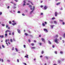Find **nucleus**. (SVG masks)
<instances>
[{"label": "nucleus", "mask_w": 65, "mask_h": 65, "mask_svg": "<svg viewBox=\"0 0 65 65\" xmlns=\"http://www.w3.org/2000/svg\"><path fill=\"white\" fill-rule=\"evenodd\" d=\"M58 41V40L57 38L55 39L54 40L55 42L56 43H57V44L59 43V42Z\"/></svg>", "instance_id": "1"}, {"label": "nucleus", "mask_w": 65, "mask_h": 65, "mask_svg": "<svg viewBox=\"0 0 65 65\" xmlns=\"http://www.w3.org/2000/svg\"><path fill=\"white\" fill-rule=\"evenodd\" d=\"M35 8V7L34 6H33V8L32 9L33 10L31 12H30V14H32V12L33 11V10H34V9Z\"/></svg>", "instance_id": "2"}, {"label": "nucleus", "mask_w": 65, "mask_h": 65, "mask_svg": "<svg viewBox=\"0 0 65 65\" xmlns=\"http://www.w3.org/2000/svg\"><path fill=\"white\" fill-rule=\"evenodd\" d=\"M17 30L19 33H21V31H20V30L19 29H17Z\"/></svg>", "instance_id": "3"}, {"label": "nucleus", "mask_w": 65, "mask_h": 65, "mask_svg": "<svg viewBox=\"0 0 65 65\" xmlns=\"http://www.w3.org/2000/svg\"><path fill=\"white\" fill-rule=\"evenodd\" d=\"M47 6H45L44 7V10H46V9H47Z\"/></svg>", "instance_id": "4"}, {"label": "nucleus", "mask_w": 65, "mask_h": 65, "mask_svg": "<svg viewBox=\"0 0 65 65\" xmlns=\"http://www.w3.org/2000/svg\"><path fill=\"white\" fill-rule=\"evenodd\" d=\"M41 40L42 41H43L44 42H45V40L43 38H42L41 39Z\"/></svg>", "instance_id": "5"}, {"label": "nucleus", "mask_w": 65, "mask_h": 65, "mask_svg": "<svg viewBox=\"0 0 65 65\" xmlns=\"http://www.w3.org/2000/svg\"><path fill=\"white\" fill-rule=\"evenodd\" d=\"M44 31H46V32H48V31H47V30L46 29L44 28Z\"/></svg>", "instance_id": "6"}, {"label": "nucleus", "mask_w": 65, "mask_h": 65, "mask_svg": "<svg viewBox=\"0 0 65 65\" xmlns=\"http://www.w3.org/2000/svg\"><path fill=\"white\" fill-rule=\"evenodd\" d=\"M58 14V13L57 12H55V17L57 16V14Z\"/></svg>", "instance_id": "7"}, {"label": "nucleus", "mask_w": 65, "mask_h": 65, "mask_svg": "<svg viewBox=\"0 0 65 65\" xmlns=\"http://www.w3.org/2000/svg\"><path fill=\"white\" fill-rule=\"evenodd\" d=\"M10 32V31L9 30H6L5 32L6 33H7V32Z\"/></svg>", "instance_id": "8"}, {"label": "nucleus", "mask_w": 65, "mask_h": 65, "mask_svg": "<svg viewBox=\"0 0 65 65\" xmlns=\"http://www.w3.org/2000/svg\"><path fill=\"white\" fill-rule=\"evenodd\" d=\"M54 26H55V25H54L51 26V27L52 29H53V27H54Z\"/></svg>", "instance_id": "9"}, {"label": "nucleus", "mask_w": 65, "mask_h": 65, "mask_svg": "<svg viewBox=\"0 0 65 65\" xmlns=\"http://www.w3.org/2000/svg\"><path fill=\"white\" fill-rule=\"evenodd\" d=\"M2 61V62H3V59H1L0 58V61Z\"/></svg>", "instance_id": "10"}, {"label": "nucleus", "mask_w": 65, "mask_h": 65, "mask_svg": "<svg viewBox=\"0 0 65 65\" xmlns=\"http://www.w3.org/2000/svg\"><path fill=\"white\" fill-rule=\"evenodd\" d=\"M17 23H14V24H12L13 25V26H14L15 25H16Z\"/></svg>", "instance_id": "11"}, {"label": "nucleus", "mask_w": 65, "mask_h": 65, "mask_svg": "<svg viewBox=\"0 0 65 65\" xmlns=\"http://www.w3.org/2000/svg\"><path fill=\"white\" fill-rule=\"evenodd\" d=\"M31 49H35V47H33L31 48Z\"/></svg>", "instance_id": "12"}, {"label": "nucleus", "mask_w": 65, "mask_h": 65, "mask_svg": "<svg viewBox=\"0 0 65 65\" xmlns=\"http://www.w3.org/2000/svg\"><path fill=\"white\" fill-rule=\"evenodd\" d=\"M15 50H16V52H18V49L17 48H15Z\"/></svg>", "instance_id": "13"}, {"label": "nucleus", "mask_w": 65, "mask_h": 65, "mask_svg": "<svg viewBox=\"0 0 65 65\" xmlns=\"http://www.w3.org/2000/svg\"><path fill=\"white\" fill-rule=\"evenodd\" d=\"M28 55H27L26 56H25V58H28Z\"/></svg>", "instance_id": "14"}, {"label": "nucleus", "mask_w": 65, "mask_h": 65, "mask_svg": "<svg viewBox=\"0 0 65 65\" xmlns=\"http://www.w3.org/2000/svg\"><path fill=\"white\" fill-rule=\"evenodd\" d=\"M60 4V3H58L56 4L57 5H59V4Z\"/></svg>", "instance_id": "15"}, {"label": "nucleus", "mask_w": 65, "mask_h": 65, "mask_svg": "<svg viewBox=\"0 0 65 65\" xmlns=\"http://www.w3.org/2000/svg\"><path fill=\"white\" fill-rule=\"evenodd\" d=\"M42 25L43 26H45V24H44V23H42Z\"/></svg>", "instance_id": "16"}, {"label": "nucleus", "mask_w": 65, "mask_h": 65, "mask_svg": "<svg viewBox=\"0 0 65 65\" xmlns=\"http://www.w3.org/2000/svg\"><path fill=\"white\" fill-rule=\"evenodd\" d=\"M10 42H12V41H13L12 39H10Z\"/></svg>", "instance_id": "17"}, {"label": "nucleus", "mask_w": 65, "mask_h": 65, "mask_svg": "<svg viewBox=\"0 0 65 65\" xmlns=\"http://www.w3.org/2000/svg\"><path fill=\"white\" fill-rule=\"evenodd\" d=\"M31 44L32 45V46H34V44L33 43H31Z\"/></svg>", "instance_id": "18"}, {"label": "nucleus", "mask_w": 65, "mask_h": 65, "mask_svg": "<svg viewBox=\"0 0 65 65\" xmlns=\"http://www.w3.org/2000/svg\"><path fill=\"white\" fill-rule=\"evenodd\" d=\"M25 35H26V36H28V34H27V33H25Z\"/></svg>", "instance_id": "19"}, {"label": "nucleus", "mask_w": 65, "mask_h": 65, "mask_svg": "<svg viewBox=\"0 0 65 65\" xmlns=\"http://www.w3.org/2000/svg\"><path fill=\"white\" fill-rule=\"evenodd\" d=\"M48 42L49 43V44H51V42L50 41H48Z\"/></svg>", "instance_id": "20"}, {"label": "nucleus", "mask_w": 65, "mask_h": 65, "mask_svg": "<svg viewBox=\"0 0 65 65\" xmlns=\"http://www.w3.org/2000/svg\"><path fill=\"white\" fill-rule=\"evenodd\" d=\"M54 24H57V22L56 21H54Z\"/></svg>", "instance_id": "21"}, {"label": "nucleus", "mask_w": 65, "mask_h": 65, "mask_svg": "<svg viewBox=\"0 0 65 65\" xmlns=\"http://www.w3.org/2000/svg\"><path fill=\"white\" fill-rule=\"evenodd\" d=\"M60 54H63V52H62V51H60Z\"/></svg>", "instance_id": "22"}, {"label": "nucleus", "mask_w": 65, "mask_h": 65, "mask_svg": "<svg viewBox=\"0 0 65 65\" xmlns=\"http://www.w3.org/2000/svg\"><path fill=\"white\" fill-rule=\"evenodd\" d=\"M1 38H3V37H4V36H3V35H2V36H1Z\"/></svg>", "instance_id": "23"}, {"label": "nucleus", "mask_w": 65, "mask_h": 65, "mask_svg": "<svg viewBox=\"0 0 65 65\" xmlns=\"http://www.w3.org/2000/svg\"><path fill=\"white\" fill-rule=\"evenodd\" d=\"M32 5H29V6H28V7H32Z\"/></svg>", "instance_id": "24"}, {"label": "nucleus", "mask_w": 65, "mask_h": 65, "mask_svg": "<svg viewBox=\"0 0 65 65\" xmlns=\"http://www.w3.org/2000/svg\"><path fill=\"white\" fill-rule=\"evenodd\" d=\"M2 14V12H0V15H1Z\"/></svg>", "instance_id": "25"}, {"label": "nucleus", "mask_w": 65, "mask_h": 65, "mask_svg": "<svg viewBox=\"0 0 65 65\" xmlns=\"http://www.w3.org/2000/svg\"><path fill=\"white\" fill-rule=\"evenodd\" d=\"M63 36L64 38H65V33L63 34Z\"/></svg>", "instance_id": "26"}, {"label": "nucleus", "mask_w": 65, "mask_h": 65, "mask_svg": "<svg viewBox=\"0 0 65 65\" xmlns=\"http://www.w3.org/2000/svg\"><path fill=\"white\" fill-rule=\"evenodd\" d=\"M43 53H44V52H43V51H42L41 52V54H43Z\"/></svg>", "instance_id": "27"}, {"label": "nucleus", "mask_w": 65, "mask_h": 65, "mask_svg": "<svg viewBox=\"0 0 65 65\" xmlns=\"http://www.w3.org/2000/svg\"><path fill=\"white\" fill-rule=\"evenodd\" d=\"M23 2L24 3V4H26V1H23Z\"/></svg>", "instance_id": "28"}, {"label": "nucleus", "mask_w": 65, "mask_h": 65, "mask_svg": "<svg viewBox=\"0 0 65 65\" xmlns=\"http://www.w3.org/2000/svg\"><path fill=\"white\" fill-rule=\"evenodd\" d=\"M39 44L40 45H42V43H39Z\"/></svg>", "instance_id": "29"}, {"label": "nucleus", "mask_w": 65, "mask_h": 65, "mask_svg": "<svg viewBox=\"0 0 65 65\" xmlns=\"http://www.w3.org/2000/svg\"><path fill=\"white\" fill-rule=\"evenodd\" d=\"M55 53L56 54H57V51H55Z\"/></svg>", "instance_id": "30"}, {"label": "nucleus", "mask_w": 65, "mask_h": 65, "mask_svg": "<svg viewBox=\"0 0 65 65\" xmlns=\"http://www.w3.org/2000/svg\"><path fill=\"white\" fill-rule=\"evenodd\" d=\"M25 5H26V4H24L23 5V6H25Z\"/></svg>", "instance_id": "31"}, {"label": "nucleus", "mask_w": 65, "mask_h": 65, "mask_svg": "<svg viewBox=\"0 0 65 65\" xmlns=\"http://www.w3.org/2000/svg\"><path fill=\"white\" fill-rule=\"evenodd\" d=\"M28 33H29L30 34L31 33V31H30L28 30Z\"/></svg>", "instance_id": "32"}, {"label": "nucleus", "mask_w": 65, "mask_h": 65, "mask_svg": "<svg viewBox=\"0 0 65 65\" xmlns=\"http://www.w3.org/2000/svg\"><path fill=\"white\" fill-rule=\"evenodd\" d=\"M5 36H6H6H7V34H5Z\"/></svg>", "instance_id": "33"}, {"label": "nucleus", "mask_w": 65, "mask_h": 65, "mask_svg": "<svg viewBox=\"0 0 65 65\" xmlns=\"http://www.w3.org/2000/svg\"><path fill=\"white\" fill-rule=\"evenodd\" d=\"M12 35H14V32H12Z\"/></svg>", "instance_id": "34"}, {"label": "nucleus", "mask_w": 65, "mask_h": 65, "mask_svg": "<svg viewBox=\"0 0 65 65\" xmlns=\"http://www.w3.org/2000/svg\"><path fill=\"white\" fill-rule=\"evenodd\" d=\"M23 46H24V48H26V45H24Z\"/></svg>", "instance_id": "35"}, {"label": "nucleus", "mask_w": 65, "mask_h": 65, "mask_svg": "<svg viewBox=\"0 0 65 65\" xmlns=\"http://www.w3.org/2000/svg\"><path fill=\"white\" fill-rule=\"evenodd\" d=\"M2 47H3V48H4V45H2Z\"/></svg>", "instance_id": "36"}, {"label": "nucleus", "mask_w": 65, "mask_h": 65, "mask_svg": "<svg viewBox=\"0 0 65 65\" xmlns=\"http://www.w3.org/2000/svg\"><path fill=\"white\" fill-rule=\"evenodd\" d=\"M12 51H13V50H14V47H12Z\"/></svg>", "instance_id": "37"}, {"label": "nucleus", "mask_w": 65, "mask_h": 65, "mask_svg": "<svg viewBox=\"0 0 65 65\" xmlns=\"http://www.w3.org/2000/svg\"><path fill=\"white\" fill-rule=\"evenodd\" d=\"M9 23L10 24H11V21H9Z\"/></svg>", "instance_id": "38"}, {"label": "nucleus", "mask_w": 65, "mask_h": 65, "mask_svg": "<svg viewBox=\"0 0 65 65\" xmlns=\"http://www.w3.org/2000/svg\"><path fill=\"white\" fill-rule=\"evenodd\" d=\"M8 25H6V28H7V27H8Z\"/></svg>", "instance_id": "39"}, {"label": "nucleus", "mask_w": 65, "mask_h": 65, "mask_svg": "<svg viewBox=\"0 0 65 65\" xmlns=\"http://www.w3.org/2000/svg\"><path fill=\"white\" fill-rule=\"evenodd\" d=\"M18 13H20V11H18Z\"/></svg>", "instance_id": "40"}, {"label": "nucleus", "mask_w": 65, "mask_h": 65, "mask_svg": "<svg viewBox=\"0 0 65 65\" xmlns=\"http://www.w3.org/2000/svg\"><path fill=\"white\" fill-rule=\"evenodd\" d=\"M2 25L3 26H5V25L4 24H2Z\"/></svg>", "instance_id": "41"}, {"label": "nucleus", "mask_w": 65, "mask_h": 65, "mask_svg": "<svg viewBox=\"0 0 65 65\" xmlns=\"http://www.w3.org/2000/svg\"><path fill=\"white\" fill-rule=\"evenodd\" d=\"M55 18L54 17L52 18V20H54L55 19Z\"/></svg>", "instance_id": "42"}, {"label": "nucleus", "mask_w": 65, "mask_h": 65, "mask_svg": "<svg viewBox=\"0 0 65 65\" xmlns=\"http://www.w3.org/2000/svg\"><path fill=\"white\" fill-rule=\"evenodd\" d=\"M56 37H58V35H57L56 36Z\"/></svg>", "instance_id": "43"}, {"label": "nucleus", "mask_w": 65, "mask_h": 65, "mask_svg": "<svg viewBox=\"0 0 65 65\" xmlns=\"http://www.w3.org/2000/svg\"><path fill=\"white\" fill-rule=\"evenodd\" d=\"M22 15H23V16H25V14H22Z\"/></svg>", "instance_id": "44"}, {"label": "nucleus", "mask_w": 65, "mask_h": 65, "mask_svg": "<svg viewBox=\"0 0 65 65\" xmlns=\"http://www.w3.org/2000/svg\"><path fill=\"white\" fill-rule=\"evenodd\" d=\"M43 7V6L42 5L41 6V7L42 8V7Z\"/></svg>", "instance_id": "45"}, {"label": "nucleus", "mask_w": 65, "mask_h": 65, "mask_svg": "<svg viewBox=\"0 0 65 65\" xmlns=\"http://www.w3.org/2000/svg\"><path fill=\"white\" fill-rule=\"evenodd\" d=\"M13 4L14 5H16V4H15V3H13Z\"/></svg>", "instance_id": "46"}, {"label": "nucleus", "mask_w": 65, "mask_h": 65, "mask_svg": "<svg viewBox=\"0 0 65 65\" xmlns=\"http://www.w3.org/2000/svg\"><path fill=\"white\" fill-rule=\"evenodd\" d=\"M17 61L18 62H19V59H17Z\"/></svg>", "instance_id": "47"}, {"label": "nucleus", "mask_w": 65, "mask_h": 65, "mask_svg": "<svg viewBox=\"0 0 65 65\" xmlns=\"http://www.w3.org/2000/svg\"><path fill=\"white\" fill-rule=\"evenodd\" d=\"M9 35H11V34L10 33H9Z\"/></svg>", "instance_id": "48"}, {"label": "nucleus", "mask_w": 65, "mask_h": 65, "mask_svg": "<svg viewBox=\"0 0 65 65\" xmlns=\"http://www.w3.org/2000/svg\"><path fill=\"white\" fill-rule=\"evenodd\" d=\"M64 24H65V23H64V22H62V24L64 25Z\"/></svg>", "instance_id": "49"}, {"label": "nucleus", "mask_w": 65, "mask_h": 65, "mask_svg": "<svg viewBox=\"0 0 65 65\" xmlns=\"http://www.w3.org/2000/svg\"><path fill=\"white\" fill-rule=\"evenodd\" d=\"M7 61L8 62H10V60H7Z\"/></svg>", "instance_id": "50"}, {"label": "nucleus", "mask_w": 65, "mask_h": 65, "mask_svg": "<svg viewBox=\"0 0 65 65\" xmlns=\"http://www.w3.org/2000/svg\"><path fill=\"white\" fill-rule=\"evenodd\" d=\"M53 22H52V21L50 22V23H51V24H53Z\"/></svg>", "instance_id": "51"}, {"label": "nucleus", "mask_w": 65, "mask_h": 65, "mask_svg": "<svg viewBox=\"0 0 65 65\" xmlns=\"http://www.w3.org/2000/svg\"><path fill=\"white\" fill-rule=\"evenodd\" d=\"M10 3H12V4H13L14 3H13L12 2H10Z\"/></svg>", "instance_id": "52"}, {"label": "nucleus", "mask_w": 65, "mask_h": 65, "mask_svg": "<svg viewBox=\"0 0 65 65\" xmlns=\"http://www.w3.org/2000/svg\"><path fill=\"white\" fill-rule=\"evenodd\" d=\"M10 27H8V29H10Z\"/></svg>", "instance_id": "53"}, {"label": "nucleus", "mask_w": 65, "mask_h": 65, "mask_svg": "<svg viewBox=\"0 0 65 65\" xmlns=\"http://www.w3.org/2000/svg\"><path fill=\"white\" fill-rule=\"evenodd\" d=\"M60 21H61V22H63V20H60Z\"/></svg>", "instance_id": "54"}, {"label": "nucleus", "mask_w": 65, "mask_h": 65, "mask_svg": "<svg viewBox=\"0 0 65 65\" xmlns=\"http://www.w3.org/2000/svg\"><path fill=\"white\" fill-rule=\"evenodd\" d=\"M28 41L29 42H31V41H30V40H28Z\"/></svg>", "instance_id": "55"}, {"label": "nucleus", "mask_w": 65, "mask_h": 65, "mask_svg": "<svg viewBox=\"0 0 65 65\" xmlns=\"http://www.w3.org/2000/svg\"><path fill=\"white\" fill-rule=\"evenodd\" d=\"M14 1H16V2H18V0H14Z\"/></svg>", "instance_id": "56"}, {"label": "nucleus", "mask_w": 65, "mask_h": 65, "mask_svg": "<svg viewBox=\"0 0 65 65\" xmlns=\"http://www.w3.org/2000/svg\"><path fill=\"white\" fill-rule=\"evenodd\" d=\"M44 23L45 24H47V23L46 22H45Z\"/></svg>", "instance_id": "57"}, {"label": "nucleus", "mask_w": 65, "mask_h": 65, "mask_svg": "<svg viewBox=\"0 0 65 65\" xmlns=\"http://www.w3.org/2000/svg\"><path fill=\"white\" fill-rule=\"evenodd\" d=\"M34 42H36V41L35 40H34Z\"/></svg>", "instance_id": "58"}, {"label": "nucleus", "mask_w": 65, "mask_h": 65, "mask_svg": "<svg viewBox=\"0 0 65 65\" xmlns=\"http://www.w3.org/2000/svg\"><path fill=\"white\" fill-rule=\"evenodd\" d=\"M13 8H16V7H15V6H14L13 7Z\"/></svg>", "instance_id": "59"}, {"label": "nucleus", "mask_w": 65, "mask_h": 65, "mask_svg": "<svg viewBox=\"0 0 65 65\" xmlns=\"http://www.w3.org/2000/svg\"><path fill=\"white\" fill-rule=\"evenodd\" d=\"M30 9H31V10H32V9H33L31 7V8H30Z\"/></svg>", "instance_id": "60"}, {"label": "nucleus", "mask_w": 65, "mask_h": 65, "mask_svg": "<svg viewBox=\"0 0 65 65\" xmlns=\"http://www.w3.org/2000/svg\"><path fill=\"white\" fill-rule=\"evenodd\" d=\"M46 59H48V57H47L46 56Z\"/></svg>", "instance_id": "61"}, {"label": "nucleus", "mask_w": 65, "mask_h": 65, "mask_svg": "<svg viewBox=\"0 0 65 65\" xmlns=\"http://www.w3.org/2000/svg\"><path fill=\"white\" fill-rule=\"evenodd\" d=\"M13 41H15V40L14 39V38L13 39Z\"/></svg>", "instance_id": "62"}, {"label": "nucleus", "mask_w": 65, "mask_h": 65, "mask_svg": "<svg viewBox=\"0 0 65 65\" xmlns=\"http://www.w3.org/2000/svg\"><path fill=\"white\" fill-rule=\"evenodd\" d=\"M52 46L53 48H54V47H55V46L54 45H53Z\"/></svg>", "instance_id": "63"}, {"label": "nucleus", "mask_w": 65, "mask_h": 65, "mask_svg": "<svg viewBox=\"0 0 65 65\" xmlns=\"http://www.w3.org/2000/svg\"><path fill=\"white\" fill-rule=\"evenodd\" d=\"M24 64L25 65H27V64L26 63H24Z\"/></svg>", "instance_id": "64"}]
</instances>
